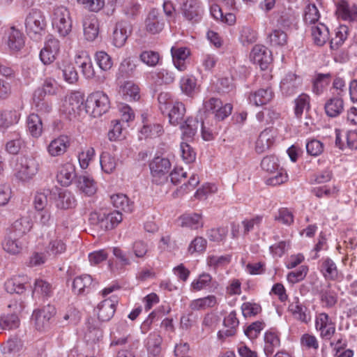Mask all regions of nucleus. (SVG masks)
<instances>
[{"mask_svg":"<svg viewBox=\"0 0 357 357\" xmlns=\"http://www.w3.org/2000/svg\"><path fill=\"white\" fill-rule=\"evenodd\" d=\"M39 169V163L33 156L22 155L17 158L14 167L15 176L22 181L31 179Z\"/></svg>","mask_w":357,"mask_h":357,"instance_id":"nucleus-1","label":"nucleus"},{"mask_svg":"<svg viewBox=\"0 0 357 357\" xmlns=\"http://www.w3.org/2000/svg\"><path fill=\"white\" fill-rule=\"evenodd\" d=\"M53 28L63 37L68 36L72 31V19L70 11L64 6L54 8L52 15Z\"/></svg>","mask_w":357,"mask_h":357,"instance_id":"nucleus-2","label":"nucleus"},{"mask_svg":"<svg viewBox=\"0 0 357 357\" xmlns=\"http://www.w3.org/2000/svg\"><path fill=\"white\" fill-rule=\"evenodd\" d=\"M25 27L27 34L31 38H39L46 27L43 12L39 9H32L26 17Z\"/></svg>","mask_w":357,"mask_h":357,"instance_id":"nucleus-3","label":"nucleus"},{"mask_svg":"<svg viewBox=\"0 0 357 357\" xmlns=\"http://www.w3.org/2000/svg\"><path fill=\"white\" fill-rule=\"evenodd\" d=\"M109 107V98L102 91L92 93L86 100V111L94 117L100 116L108 110Z\"/></svg>","mask_w":357,"mask_h":357,"instance_id":"nucleus-4","label":"nucleus"},{"mask_svg":"<svg viewBox=\"0 0 357 357\" xmlns=\"http://www.w3.org/2000/svg\"><path fill=\"white\" fill-rule=\"evenodd\" d=\"M315 329L319 333L321 339L330 340L336 331L335 323L328 314L321 312L315 317Z\"/></svg>","mask_w":357,"mask_h":357,"instance_id":"nucleus-5","label":"nucleus"},{"mask_svg":"<svg viewBox=\"0 0 357 357\" xmlns=\"http://www.w3.org/2000/svg\"><path fill=\"white\" fill-rule=\"evenodd\" d=\"M56 312L55 307L52 305H47L41 309L34 310L32 319L34 321L36 328L41 331L48 328L50 321Z\"/></svg>","mask_w":357,"mask_h":357,"instance_id":"nucleus-6","label":"nucleus"},{"mask_svg":"<svg viewBox=\"0 0 357 357\" xmlns=\"http://www.w3.org/2000/svg\"><path fill=\"white\" fill-rule=\"evenodd\" d=\"M149 166L153 181L155 183L160 184L167 180V174L171 168V163L167 158L156 157Z\"/></svg>","mask_w":357,"mask_h":357,"instance_id":"nucleus-7","label":"nucleus"},{"mask_svg":"<svg viewBox=\"0 0 357 357\" xmlns=\"http://www.w3.org/2000/svg\"><path fill=\"white\" fill-rule=\"evenodd\" d=\"M204 109L206 112H211L218 120H223L231 112L232 106L229 103L222 105V101L217 98H211L204 100Z\"/></svg>","mask_w":357,"mask_h":357,"instance_id":"nucleus-8","label":"nucleus"},{"mask_svg":"<svg viewBox=\"0 0 357 357\" xmlns=\"http://www.w3.org/2000/svg\"><path fill=\"white\" fill-rule=\"evenodd\" d=\"M84 98L78 92L72 93L65 97L61 111L69 118L75 116L83 106Z\"/></svg>","mask_w":357,"mask_h":357,"instance_id":"nucleus-9","label":"nucleus"},{"mask_svg":"<svg viewBox=\"0 0 357 357\" xmlns=\"http://www.w3.org/2000/svg\"><path fill=\"white\" fill-rule=\"evenodd\" d=\"M4 42L10 52H17L24 47L25 37L19 29L12 26L6 32Z\"/></svg>","mask_w":357,"mask_h":357,"instance_id":"nucleus-10","label":"nucleus"},{"mask_svg":"<svg viewBox=\"0 0 357 357\" xmlns=\"http://www.w3.org/2000/svg\"><path fill=\"white\" fill-rule=\"evenodd\" d=\"M165 20L156 9L151 10L145 20L146 30L151 34L160 33L165 28Z\"/></svg>","mask_w":357,"mask_h":357,"instance_id":"nucleus-11","label":"nucleus"},{"mask_svg":"<svg viewBox=\"0 0 357 357\" xmlns=\"http://www.w3.org/2000/svg\"><path fill=\"white\" fill-rule=\"evenodd\" d=\"M84 36L88 41H94L98 36L100 24L93 14L85 15L82 20Z\"/></svg>","mask_w":357,"mask_h":357,"instance_id":"nucleus-12","label":"nucleus"},{"mask_svg":"<svg viewBox=\"0 0 357 357\" xmlns=\"http://www.w3.org/2000/svg\"><path fill=\"white\" fill-rule=\"evenodd\" d=\"M336 14L342 20L349 22H357V4L340 0L337 3Z\"/></svg>","mask_w":357,"mask_h":357,"instance_id":"nucleus-13","label":"nucleus"},{"mask_svg":"<svg viewBox=\"0 0 357 357\" xmlns=\"http://www.w3.org/2000/svg\"><path fill=\"white\" fill-rule=\"evenodd\" d=\"M250 56L251 61L259 65L261 70L266 69L272 61L271 52L261 45H256L252 48Z\"/></svg>","mask_w":357,"mask_h":357,"instance_id":"nucleus-14","label":"nucleus"},{"mask_svg":"<svg viewBox=\"0 0 357 357\" xmlns=\"http://www.w3.org/2000/svg\"><path fill=\"white\" fill-rule=\"evenodd\" d=\"M131 31L132 26L129 22L126 21L117 22L112 34V44L116 47H123Z\"/></svg>","mask_w":357,"mask_h":357,"instance_id":"nucleus-15","label":"nucleus"},{"mask_svg":"<svg viewBox=\"0 0 357 357\" xmlns=\"http://www.w3.org/2000/svg\"><path fill=\"white\" fill-rule=\"evenodd\" d=\"M97 218L98 224L104 230H109L116 227L122 221V214L114 211L111 213H94Z\"/></svg>","mask_w":357,"mask_h":357,"instance_id":"nucleus-16","label":"nucleus"},{"mask_svg":"<svg viewBox=\"0 0 357 357\" xmlns=\"http://www.w3.org/2000/svg\"><path fill=\"white\" fill-rule=\"evenodd\" d=\"M302 83L301 78L296 74L289 73L280 82V90L283 95L290 96L297 92Z\"/></svg>","mask_w":357,"mask_h":357,"instance_id":"nucleus-17","label":"nucleus"},{"mask_svg":"<svg viewBox=\"0 0 357 357\" xmlns=\"http://www.w3.org/2000/svg\"><path fill=\"white\" fill-rule=\"evenodd\" d=\"M204 13L199 1L196 0L187 1L183 6V13L186 20L192 22H199Z\"/></svg>","mask_w":357,"mask_h":357,"instance_id":"nucleus-18","label":"nucleus"},{"mask_svg":"<svg viewBox=\"0 0 357 357\" xmlns=\"http://www.w3.org/2000/svg\"><path fill=\"white\" fill-rule=\"evenodd\" d=\"M90 275L84 274L76 277L73 282V290L77 295H86L95 287Z\"/></svg>","mask_w":357,"mask_h":357,"instance_id":"nucleus-19","label":"nucleus"},{"mask_svg":"<svg viewBox=\"0 0 357 357\" xmlns=\"http://www.w3.org/2000/svg\"><path fill=\"white\" fill-rule=\"evenodd\" d=\"M75 177V167L73 164L66 162L59 167L56 180L61 185H70Z\"/></svg>","mask_w":357,"mask_h":357,"instance_id":"nucleus-20","label":"nucleus"},{"mask_svg":"<svg viewBox=\"0 0 357 357\" xmlns=\"http://www.w3.org/2000/svg\"><path fill=\"white\" fill-rule=\"evenodd\" d=\"M70 146V140L66 135H60L50 142L47 147L48 153L52 157L63 155Z\"/></svg>","mask_w":357,"mask_h":357,"instance_id":"nucleus-21","label":"nucleus"},{"mask_svg":"<svg viewBox=\"0 0 357 357\" xmlns=\"http://www.w3.org/2000/svg\"><path fill=\"white\" fill-rule=\"evenodd\" d=\"M116 297L105 299L98 306V317L102 321H109L114 314L116 305L117 303Z\"/></svg>","mask_w":357,"mask_h":357,"instance_id":"nucleus-22","label":"nucleus"},{"mask_svg":"<svg viewBox=\"0 0 357 357\" xmlns=\"http://www.w3.org/2000/svg\"><path fill=\"white\" fill-rule=\"evenodd\" d=\"M306 4L304 10V21L306 24H314L318 23L320 13L318 6L321 4V0H303Z\"/></svg>","mask_w":357,"mask_h":357,"instance_id":"nucleus-23","label":"nucleus"},{"mask_svg":"<svg viewBox=\"0 0 357 357\" xmlns=\"http://www.w3.org/2000/svg\"><path fill=\"white\" fill-rule=\"evenodd\" d=\"M275 131L271 128H266L259 135L255 144V150L261 153L268 150L274 143Z\"/></svg>","mask_w":357,"mask_h":357,"instance_id":"nucleus-24","label":"nucleus"},{"mask_svg":"<svg viewBox=\"0 0 357 357\" xmlns=\"http://www.w3.org/2000/svg\"><path fill=\"white\" fill-rule=\"evenodd\" d=\"M311 36L316 45L323 46L329 40V30L323 23L312 24L311 26Z\"/></svg>","mask_w":357,"mask_h":357,"instance_id":"nucleus-25","label":"nucleus"},{"mask_svg":"<svg viewBox=\"0 0 357 357\" xmlns=\"http://www.w3.org/2000/svg\"><path fill=\"white\" fill-rule=\"evenodd\" d=\"M320 264V272L326 280H336L339 277V271L336 264L329 257L322 258Z\"/></svg>","mask_w":357,"mask_h":357,"instance_id":"nucleus-26","label":"nucleus"},{"mask_svg":"<svg viewBox=\"0 0 357 357\" xmlns=\"http://www.w3.org/2000/svg\"><path fill=\"white\" fill-rule=\"evenodd\" d=\"M273 97V92L270 87L260 89L249 96V102L255 106H261L268 103Z\"/></svg>","mask_w":357,"mask_h":357,"instance_id":"nucleus-27","label":"nucleus"},{"mask_svg":"<svg viewBox=\"0 0 357 357\" xmlns=\"http://www.w3.org/2000/svg\"><path fill=\"white\" fill-rule=\"evenodd\" d=\"M175 78L174 72L165 68H158L151 73V80L157 85L170 84Z\"/></svg>","mask_w":357,"mask_h":357,"instance_id":"nucleus-28","label":"nucleus"},{"mask_svg":"<svg viewBox=\"0 0 357 357\" xmlns=\"http://www.w3.org/2000/svg\"><path fill=\"white\" fill-rule=\"evenodd\" d=\"M162 339L158 333H151L146 339V347L148 357H159L161 353Z\"/></svg>","mask_w":357,"mask_h":357,"instance_id":"nucleus-29","label":"nucleus"},{"mask_svg":"<svg viewBox=\"0 0 357 357\" xmlns=\"http://www.w3.org/2000/svg\"><path fill=\"white\" fill-rule=\"evenodd\" d=\"M32 226L33 223L30 217H22L13 222L9 232L17 237H22L31 230Z\"/></svg>","mask_w":357,"mask_h":357,"instance_id":"nucleus-30","label":"nucleus"},{"mask_svg":"<svg viewBox=\"0 0 357 357\" xmlns=\"http://www.w3.org/2000/svg\"><path fill=\"white\" fill-rule=\"evenodd\" d=\"M181 91L188 97L192 98L198 91L197 79L192 75H185L179 81Z\"/></svg>","mask_w":357,"mask_h":357,"instance_id":"nucleus-31","label":"nucleus"},{"mask_svg":"<svg viewBox=\"0 0 357 357\" xmlns=\"http://www.w3.org/2000/svg\"><path fill=\"white\" fill-rule=\"evenodd\" d=\"M324 109L327 116L337 117L344 110V100L339 97L331 98L326 102Z\"/></svg>","mask_w":357,"mask_h":357,"instance_id":"nucleus-32","label":"nucleus"},{"mask_svg":"<svg viewBox=\"0 0 357 357\" xmlns=\"http://www.w3.org/2000/svg\"><path fill=\"white\" fill-rule=\"evenodd\" d=\"M77 184L79 190L88 196H91L96 192V183L90 175L82 174L78 176Z\"/></svg>","mask_w":357,"mask_h":357,"instance_id":"nucleus-33","label":"nucleus"},{"mask_svg":"<svg viewBox=\"0 0 357 357\" xmlns=\"http://www.w3.org/2000/svg\"><path fill=\"white\" fill-rule=\"evenodd\" d=\"M20 238L9 232L2 243L3 250L10 254H18L22 249Z\"/></svg>","mask_w":357,"mask_h":357,"instance_id":"nucleus-34","label":"nucleus"},{"mask_svg":"<svg viewBox=\"0 0 357 357\" xmlns=\"http://www.w3.org/2000/svg\"><path fill=\"white\" fill-rule=\"evenodd\" d=\"M181 225L191 229H197L204 225L202 217L199 213H185L180 217Z\"/></svg>","mask_w":357,"mask_h":357,"instance_id":"nucleus-35","label":"nucleus"},{"mask_svg":"<svg viewBox=\"0 0 357 357\" xmlns=\"http://www.w3.org/2000/svg\"><path fill=\"white\" fill-rule=\"evenodd\" d=\"M26 128L33 137H39L43 132V123L40 116L33 113L29 114L26 119Z\"/></svg>","mask_w":357,"mask_h":357,"instance_id":"nucleus-36","label":"nucleus"},{"mask_svg":"<svg viewBox=\"0 0 357 357\" xmlns=\"http://www.w3.org/2000/svg\"><path fill=\"white\" fill-rule=\"evenodd\" d=\"M199 125L197 119L188 118L181 125L183 139L188 142L192 140L197 132Z\"/></svg>","mask_w":357,"mask_h":357,"instance_id":"nucleus-37","label":"nucleus"},{"mask_svg":"<svg viewBox=\"0 0 357 357\" xmlns=\"http://www.w3.org/2000/svg\"><path fill=\"white\" fill-rule=\"evenodd\" d=\"M66 250V245L63 241L58 237H52L46 246L45 252L49 256L57 257Z\"/></svg>","mask_w":357,"mask_h":357,"instance_id":"nucleus-38","label":"nucleus"},{"mask_svg":"<svg viewBox=\"0 0 357 357\" xmlns=\"http://www.w3.org/2000/svg\"><path fill=\"white\" fill-rule=\"evenodd\" d=\"M110 199L113 206L116 208L126 213H130L133 210V202L124 194L119 193L113 195L110 197Z\"/></svg>","mask_w":357,"mask_h":357,"instance_id":"nucleus-39","label":"nucleus"},{"mask_svg":"<svg viewBox=\"0 0 357 357\" xmlns=\"http://www.w3.org/2000/svg\"><path fill=\"white\" fill-rule=\"evenodd\" d=\"M217 304V298L213 295L195 299L190 303V308L192 310H204L207 308L213 307Z\"/></svg>","mask_w":357,"mask_h":357,"instance_id":"nucleus-40","label":"nucleus"},{"mask_svg":"<svg viewBox=\"0 0 357 357\" xmlns=\"http://www.w3.org/2000/svg\"><path fill=\"white\" fill-rule=\"evenodd\" d=\"M20 119V114L16 110L0 111V128H8L17 123Z\"/></svg>","mask_w":357,"mask_h":357,"instance_id":"nucleus-41","label":"nucleus"},{"mask_svg":"<svg viewBox=\"0 0 357 357\" xmlns=\"http://www.w3.org/2000/svg\"><path fill=\"white\" fill-rule=\"evenodd\" d=\"M280 345L278 335L273 331H267L264 335V352L267 356L272 355Z\"/></svg>","mask_w":357,"mask_h":357,"instance_id":"nucleus-42","label":"nucleus"},{"mask_svg":"<svg viewBox=\"0 0 357 357\" xmlns=\"http://www.w3.org/2000/svg\"><path fill=\"white\" fill-rule=\"evenodd\" d=\"M56 204L57 207L60 208H70L75 206L76 199L71 192L67 190H63L59 192L58 198L56 200Z\"/></svg>","mask_w":357,"mask_h":357,"instance_id":"nucleus-43","label":"nucleus"},{"mask_svg":"<svg viewBox=\"0 0 357 357\" xmlns=\"http://www.w3.org/2000/svg\"><path fill=\"white\" fill-rule=\"evenodd\" d=\"M185 112V108L183 103L178 101L174 102L169 113V123L174 126L181 123Z\"/></svg>","mask_w":357,"mask_h":357,"instance_id":"nucleus-44","label":"nucleus"},{"mask_svg":"<svg viewBox=\"0 0 357 357\" xmlns=\"http://www.w3.org/2000/svg\"><path fill=\"white\" fill-rule=\"evenodd\" d=\"M120 92L126 100H136L140 97L139 86L131 81L126 82Z\"/></svg>","mask_w":357,"mask_h":357,"instance_id":"nucleus-45","label":"nucleus"},{"mask_svg":"<svg viewBox=\"0 0 357 357\" xmlns=\"http://www.w3.org/2000/svg\"><path fill=\"white\" fill-rule=\"evenodd\" d=\"M295 300L294 302H292L289 305V310L296 319L304 323H307L310 319L305 312L307 308L300 303L297 298H295Z\"/></svg>","mask_w":357,"mask_h":357,"instance_id":"nucleus-46","label":"nucleus"},{"mask_svg":"<svg viewBox=\"0 0 357 357\" xmlns=\"http://www.w3.org/2000/svg\"><path fill=\"white\" fill-rule=\"evenodd\" d=\"M257 33L250 26H243L239 31V41L244 45L248 46L257 41Z\"/></svg>","mask_w":357,"mask_h":357,"instance_id":"nucleus-47","label":"nucleus"},{"mask_svg":"<svg viewBox=\"0 0 357 357\" xmlns=\"http://www.w3.org/2000/svg\"><path fill=\"white\" fill-rule=\"evenodd\" d=\"M40 91H35L33 94V104L38 112L41 113H49L52 109V103L45 99V96H42Z\"/></svg>","mask_w":357,"mask_h":357,"instance_id":"nucleus-48","label":"nucleus"},{"mask_svg":"<svg viewBox=\"0 0 357 357\" xmlns=\"http://www.w3.org/2000/svg\"><path fill=\"white\" fill-rule=\"evenodd\" d=\"M310 98L305 93L301 94L295 100L294 113L297 118H301L303 112L309 111L310 108Z\"/></svg>","mask_w":357,"mask_h":357,"instance_id":"nucleus-49","label":"nucleus"},{"mask_svg":"<svg viewBox=\"0 0 357 357\" xmlns=\"http://www.w3.org/2000/svg\"><path fill=\"white\" fill-rule=\"evenodd\" d=\"M149 245L141 240L135 241L131 247V253L134 259H144L149 252Z\"/></svg>","mask_w":357,"mask_h":357,"instance_id":"nucleus-50","label":"nucleus"},{"mask_svg":"<svg viewBox=\"0 0 357 357\" xmlns=\"http://www.w3.org/2000/svg\"><path fill=\"white\" fill-rule=\"evenodd\" d=\"M212 277L208 273H202L191 283V290L199 291L211 287Z\"/></svg>","mask_w":357,"mask_h":357,"instance_id":"nucleus-51","label":"nucleus"},{"mask_svg":"<svg viewBox=\"0 0 357 357\" xmlns=\"http://www.w3.org/2000/svg\"><path fill=\"white\" fill-rule=\"evenodd\" d=\"M162 132V126L159 123H144L140 130L141 135L145 138H155L161 135Z\"/></svg>","mask_w":357,"mask_h":357,"instance_id":"nucleus-52","label":"nucleus"},{"mask_svg":"<svg viewBox=\"0 0 357 357\" xmlns=\"http://www.w3.org/2000/svg\"><path fill=\"white\" fill-rule=\"evenodd\" d=\"M100 163L102 169L105 173L110 174L116 169L117 160L110 153L104 152L100 155Z\"/></svg>","mask_w":357,"mask_h":357,"instance_id":"nucleus-53","label":"nucleus"},{"mask_svg":"<svg viewBox=\"0 0 357 357\" xmlns=\"http://www.w3.org/2000/svg\"><path fill=\"white\" fill-rule=\"evenodd\" d=\"M35 219L36 223L43 229L51 227L54 225V222L49 209H45L36 212Z\"/></svg>","mask_w":357,"mask_h":357,"instance_id":"nucleus-54","label":"nucleus"},{"mask_svg":"<svg viewBox=\"0 0 357 357\" xmlns=\"http://www.w3.org/2000/svg\"><path fill=\"white\" fill-rule=\"evenodd\" d=\"M263 217L261 215H256L252 218H246L242 221L241 225L243 227V236H248L250 232L258 229L261 224Z\"/></svg>","mask_w":357,"mask_h":357,"instance_id":"nucleus-55","label":"nucleus"},{"mask_svg":"<svg viewBox=\"0 0 357 357\" xmlns=\"http://www.w3.org/2000/svg\"><path fill=\"white\" fill-rule=\"evenodd\" d=\"M95 61L100 68L103 71L109 70L113 65L111 56L105 51H99L95 54Z\"/></svg>","mask_w":357,"mask_h":357,"instance_id":"nucleus-56","label":"nucleus"},{"mask_svg":"<svg viewBox=\"0 0 357 357\" xmlns=\"http://www.w3.org/2000/svg\"><path fill=\"white\" fill-rule=\"evenodd\" d=\"M142 62L150 67H155L160 61V56L158 52L146 50L142 52L139 55Z\"/></svg>","mask_w":357,"mask_h":357,"instance_id":"nucleus-57","label":"nucleus"},{"mask_svg":"<svg viewBox=\"0 0 357 357\" xmlns=\"http://www.w3.org/2000/svg\"><path fill=\"white\" fill-rule=\"evenodd\" d=\"M60 89V86L57 82L52 78H47L44 81L41 89H38L36 91H40L42 96H55L57 94Z\"/></svg>","mask_w":357,"mask_h":357,"instance_id":"nucleus-58","label":"nucleus"},{"mask_svg":"<svg viewBox=\"0 0 357 357\" xmlns=\"http://www.w3.org/2000/svg\"><path fill=\"white\" fill-rule=\"evenodd\" d=\"M268 40L272 46L282 47L287 44V36L284 31L275 29L268 35Z\"/></svg>","mask_w":357,"mask_h":357,"instance_id":"nucleus-59","label":"nucleus"},{"mask_svg":"<svg viewBox=\"0 0 357 357\" xmlns=\"http://www.w3.org/2000/svg\"><path fill=\"white\" fill-rule=\"evenodd\" d=\"M208 266L213 268L214 269L223 267L229 264L231 261V256L227 255H210L207 258Z\"/></svg>","mask_w":357,"mask_h":357,"instance_id":"nucleus-60","label":"nucleus"},{"mask_svg":"<svg viewBox=\"0 0 357 357\" xmlns=\"http://www.w3.org/2000/svg\"><path fill=\"white\" fill-rule=\"evenodd\" d=\"M301 344L305 349L313 351H317L319 347L317 337L310 333H305L301 336Z\"/></svg>","mask_w":357,"mask_h":357,"instance_id":"nucleus-61","label":"nucleus"},{"mask_svg":"<svg viewBox=\"0 0 357 357\" xmlns=\"http://www.w3.org/2000/svg\"><path fill=\"white\" fill-rule=\"evenodd\" d=\"M33 292L48 298L52 294V287L48 282L42 279H36L34 282Z\"/></svg>","mask_w":357,"mask_h":357,"instance_id":"nucleus-62","label":"nucleus"},{"mask_svg":"<svg viewBox=\"0 0 357 357\" xmlns=\"http://www.w3.org/2000/svg\"><path fill=\"white\" fill-rule=\"evenodd\" d=\"M113 255L122 266H130L132 261H135L130 251H124L117 247L113 248Z\"/></svg>","mask_w":357,"mask_h":357,"instance_id":"nucleus-63","label":"nucleus"},{"mask_svg":"<svg viewBox=\"0 0 357 357\" xmlns=\"http://www.w3.org/2000/svg\"><path fill=\"white\" fill-rule=\"evenodd\" d=\"M347 38V27L340 26L336 32L335 38L330 41V47L333 50H337Z\"/></svg>","mask_w":357,"mask_h":357,"instance_id":"nucleus-64","label":"nucleus"}]
</instances>
